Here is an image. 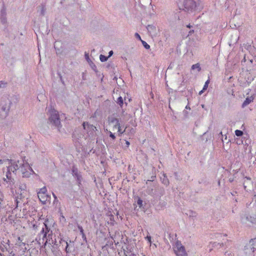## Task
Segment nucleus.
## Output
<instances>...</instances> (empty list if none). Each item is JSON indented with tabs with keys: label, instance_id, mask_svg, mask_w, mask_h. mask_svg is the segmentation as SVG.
<instances>
[{
	"label": "nucleus",
	"instance_id": "1",
	"mask_svg": "<svg viewBox=\"0 0 256 256\" xmlns=\"http://www.w3.org/2000/svg\"><path fill=\"white\" fill-rule=\"evenodd\" d=\"M17 170H19L22 173L23 177H29L30 174L34 172L29 164L24 160L20 164L19 167L17 164L16 165V166H14L13 172Z\"/></svg>",
	"mask_w": 256,
	"mask_h": 256
},
{
	"label": "nucleus",
	"instance_id": "2",
	"mask_svg": "<svg viewBox=\"0 0 256 256\" xmlns=\"http://www.w3.org/2000/svg\"><path fill=\"white\" fill-rule=\"evenodd\" d=\"M108 124L112 127L113 131L117 130L118 134L120 136L124 134L126 131V128H122L120 122L116 118H108Z\"/></svg>",
	"mask_w": 256,
	"mask_h": 256
},
{
	"label": "nucleus",
	"instance_id": "3",
	"mask_svg": "<svg viewBox=\"0 0 256 256\" xmlns=\"http://www.w3.org/2000/svg\"><path fill=\"white\" fill-rule=\"evenodd\" d=\"M47 189L46 186L40 189L38 192V196L40 200L43 204H46L48 202H50V197L46 193Z\"/></svg>",
	"mask_w": 256,
	"mask_h": 256
},
{
	"label": "nucleus",
	"instance_id": "4",
	"mask_svg": "<svg viewBox=\"0 0 256 256\" xmlns=\"http://www.w3.org/2000/svg\"><path fill=\"white\" fill-rule=\"evenodd\" d=\"M50 122L57 128H59L60 126V122L58 112L52 110L50 112Z\"/></svg>",
	"mask_w": 256,
	"mask_h": 256
},
{
	"label": "nucleus",
	"instance_id": "5",
	"mask_svg": "<svg viewBox=\"0 0 256 256\" xmlns=\"http://www.w3.org/2000/svg\"><path fill=\"white\" fill-rule=\"evenodd\" d=\"M175 254L177 256H186L184 247L182 245L180 242H176L174 247Z\"/></svg>",
	"mask_w": 256,
	"mask_h": 256
},
{
	"label": "nucleus",
	"instance_id": "6",
	"mask_svg": "<svg viewBox=\"0 0 256 256\" xmlns=\"http://www.w3.org/2000/svg\"><path fill=\"white\" fill-rule=\"evenodd\" d=\"M198 0H184V10L189 11L195 9L196 2Z\"/></svg>",
	"mask_w": 256,
	"mask_h": 256
},
{
	"label": "nucleus",
	"instance_id": "7",
	"mask_svg": "<svg viewBox=\"0 0 256 256\" xmlns=\"http://www.w3.org/2000/svg\"><path fill=\"white\" fill-rule=\"evenodd\" d=\"M14 166H8V172L6 174V178L8 179L7 182H9L10 184H14V178H12V174L10 172V170H12L14 169Z\"/></svg>",
	"mask_w": 256,
	"mask_h": 256
},
{
	"label": "nucleus",
	"instance_id": "8",
	"mask_svg": "<svg viewBox=\"0 0 256 256\" xmlns=\"http://www.w3.org/2000/svg\"><path fill=\"white\" fill-rule=\"evenodd\" d=\"M44 228H42L41 232L40 234H42V240L43 241H45V243L47 242V240H46V235L49 232L50 229L48 228L47 224H44Z\"/></svg>",
	"mask_w": 256,
	"mask_h": 256
},
{
	"label": "nucleus",
	"instance_id": "9",
	"mask_svg": "<svg viewBox=\"0 0 256 256\" xmlns=\"http://www.w3.org/2000/svg\"><path fill=\"white\" fill-rule=\"evenodd\" d=\"M254 99V97L253 96H250V97H247L244 102L242 104V107L244 108L247 105L250 104L251 102H253Z\"/></svg>",
	"mask_w": 256,
	"mask_h": 256
},
{
	"label": "nucleus",
	"instance_id": "10",
	"mask_svg": "<svg viewBox=\"0 0 256 256\" xmlns=\"http://www.w3.org/2000/svg\"><path fill=\"white\" fill-rule=\"evenodd\" d=\"M6 206L4 201V196L0 192V210L6 208Z\"/></svg>",
	"mask_w": 256,
	"mask_h": 256
},
{
	"label": "nucleus",
	"instance_id": "11",
	"mask_svg": "<svg viewBox=\"0 0 256 256\" xmlns=\"http://www.w3.org/2000/svg\"><path fill=\"white\" fill-rule=\"evenodd\" d=\"M106 216H108L110 218V222H108V224H110L112 226H113L114 222V216L111 212H110L106 214Z\"/></svg>",
	"mask_w": 256,
	"mask_h": 256
},
{
	"label": "nucleus",
	"instance_id": "12",
	"mask_svg": "<svg viewBox=\"0 0 256 256\" xmlns=\"http://www.w3.org/2000/svg\"><path fill=\"white\" fill-rule=\"evenodd\" d=\"M197 68L198 71L200 72V70H201V68L200 67V66L199 64H193L192 66V70H194V69H196Z\"/></svg>",
	"mask_w": 256,
	"mask_h": 256
},
{
	"label": "nucleus",
	"instance_id": "13",
	"mask_svg": "<svg viewBox=\"0 0 256 256\" xmlns=\"http://www.w3.org/2000/svg\"><path fill=\"white\" fill-rule=\"evenodd\" d=\"M116 102L120 106H122L124 104L123 100H122V96L118 97L117 99Z\"/></svg>",
	"mask_w": 256,
	"mask_h": 256
},
{
	"label": "nucleus",
	"instance_id": "14",
	"mask_svg": "<svg viewBox=\"0 0 256 256\" xmlns=\"http://www.w3.org/2000/svg\"><path fill=\"white\" fill-rule=\"evenodd\" d=\"M235 134L238 136H242L243 132L240 130H235Z\"/></svg>",
	"mask_w": 256,
	"mask_h": 256
},
{
	"label": "nucleus",
	"instance_id": "15",
	"mask_svg": "<svg viewBox=\"0 0 256 256\" xmlns=\"http://www.w3.org/2000/svg\"><path fill=\"white\" fill-rule=\"evenodd\" d=\"M209 83H210V80H208L204 84V85L203 87V90H206L207 89V88H208Z\"/></svg>",
	"mask_w": 256,
	"mask_h": 256
},
{
	"label": "nucleus",
	"instance_id": "16",
	"mask_svg": "<svg viewBox=\"0 0 256 256\" xmlns=\"http://www.w3.org/2000/svg\"><path fill=\"white\" fill-rule=\"evenodd\" d=\"M100 60L102 62L106 61L108 59L107 57H106L102 54L100 55Z\"/></svg>",
	"mask_w": 256,
	"mask_h": 256
},
{
	"label": "nucleus",
	"instance_id": "17",
	"mask_svg": "<svg viewBox=\"0 0 256 256\" xmlns=\"http://www.w3.org/2000/svg\"><path fill=\"white\" fill-rule=\"evenodd\" d=\"M142 41L144 46V48H146V49L150 48V46L146 42L143 41V40H142Z\"/></svg>",
	"mask_w": 256,
	"mask_h": 256
},
{
	"label": "nucleus",
	"instance_id": "18",
	"mask_svg": "<svg viewBox=\"0 0 256 256\" xmlns=\"http://www.w3.org/2000/svg\"><path fill=\"white\" fill-rule=\"evenodd\" d=\"M137 203L138 206L141 207L142 205V200L140 198H138Z\"/></svg>",
	"mask_w": 256,
	"mask_h": 256
},
{
	"label": "nucleus",
	"instance_id": "19",
	"mask_svg": "<svg viewBox=\"0 0 256 256\" xmlns=\"http://www.w3.org/2000/svg\"><path fill=\"white\" fill-rule=\"evenodd\" d=\"M108 133L110 134V136L113 140H115L116 139V136H114V134H112L110 131H109L108 132Z\"/></svg>",
	"mask_w": 256,
	"mask_h": 256
},
{
	"label": "nucleus",
	"instance_id": "20",
	"mask_svg": "<svg viewBox=\"0 0 256 256\" xmlns=\"http://www.w3.org/2000/svg\"><path fill=\"white\" fill-rule=\"evenodd\" d=\"M79 229L80 230V232L82 235V238L86 237L85 234L84 232V230L82 229V227H80V228H79Z\"/></svg>",
	"mask_w": 256,
	"mask_h": 256
},
{
	"label": "nucleus",
	"instance_id": "21",
	"mask_svg": "<svg viewBox=\"0 0 256 256\" xmlns=\"http://www.w3.org/2000/svg\"><path fill=\"white\" fill-rule=\"evenodd\" d=\"M135 36H136V38H138V39L141 40L140 36V34L138 33H136L135 34Z\"/></svg>",
	"mask_w": 256,
	"mask_h": 256
},
{
	"label": "nucleus",
	"instance_id": "22",
	"mask_svg": "<svg viewBox=\"0 0 256 256\" xmlns=\"http://www.w3.org/2000/svg\"><path fill=\"white\" fill-rule=\"evenodd\" d=\"M163 182L164 183V184L167 185L168 184V179L164 180Z\"/></svg>",
	"mask_w": 256,
	"mask_h": 256
},
{
	"label": "nucleus",
	"instance_id": "23",
	"mask_svg": "<svg viewBox=\"0 0 256 256\" xmlns=\"http://www.w3.org/2000/svg\"><path fill=\"white\" fill-rule=\"evenodd\" d=\"M82 125L84 129H86V126L88 125V124L87 122H84Z\"/></svg>",
	"mask_w": 256,
	"mask_h": 256
},
{
	"label": "nucleus",
	"instance_id": "24",
	"mask_svg": "<svg viewBox=\"0 0 256 256\" xmlns=\"http://www.w3.org/2000/svg\"><path fill=\"white\" fill-rule=\"evenodd\" d=\"M146 238L148 240L150 244H151V237L150 236H148Z\"/></svg>",
	"mask_w": 256,
	"mask_h": 256
},
{
	"label": "nucleus",
	"instance_id": "25",
	"mask_svg": "<svg viewBox=\"0 0 256 256\" xmlns=\"http://www.w3.org/2000/svg\"><path fill=\"white\" fill-rule=\"evenodd\" d=\"M126 144L127 148H128L130 144V143L128 141L126 140Z\"/></svg>",
	"mask_w": 256,
	"mask_h": 256
},
{
	"label": "nucleus",
	"instance_id": "26",
	"mask_svg": "<svg viewBox=\"0 0 256 256\" xmlns=\"http://www.w3.org/2000/svg\"><path fill=\"white\" fill-rule=\"evenodd\" d=\"M2 112H5V113H6V108H2L1 109V110H0V113H1V112H2Z\"/></svg>",
	"mask_w": 256,
	"mask_h": 256
},
{
	"label": "nucleus",
	"instance_id": "27",
	"mask_svg": "<svg viewBox=\"0 0 256 256\" xmlns=\"http://www.w3.org/2000/svg\"><path fill=\"white\" fill-rule=\"evenodd\" d=\"M5 84H6L3 82H2V81L0 82V87H2V86H4Z\"/></svg>",
	"mask_w": 256,
	"mask_h": 256
},
{
	"label": "nucleus",
	"instance_id": "28",
	"mask_svg": "<svg viewBox=\"0 0 256 256\" xmlns=\"http://www.w3.org/2000/svg\"><path fill=\"white\" fill-rule=\"evenodd\" d=\"M66 252H68V244L67 242H66Z\"/></svg>",
	"mask_w": 256,
	"mask_h": 256
},
{
	"label": "nucleus",
	"instance_id": "29",
	"mask_svg": "<svg viewBox=\"0 0 256 256\" xmlns=\"http://www.w3.org/2000/svg\"><path fill=\"white\" fill-rule=\"evenodd\" d=\"M228 256H234V254L232 252H230L228 254Z\"/></svg>",
	"mask_w": 256,
	"mask_h": 256
},
{
	"label": "nucleus",
	"instance_id": "30",
	"mask_svg": "<svg viewBox=\"0 0 256 256\" xmlns=\"http://www.w3.org/2000/svg\"><path fill=\"white\" fill-rule=\"evenodd\" d=\"M52 196L54 198V200H56L57 199V197L56 196V194H54V193H52Z\"/></svg>",
	"mask_w": 256,
	"mask_h": 256
},
{
	"label": "nucleus",
	"instance_id": "31",
	"mask_svg": "<svg viewBox=\"0 0 256 256\" xmlns=\"http://www.w3.org/2000/svg\"><path fill=\"white\" fill-rule=\"evenodd\" d=\"M113 54V52L112 50L110 51L109 52V56H111Z\"/></svg>",
	"mask_w": 256,
	"mask_h": 256
},
{
	"label": "nucleus",
	"instance_id": "32",
	"mask_svg": "<svg viewBox=\"0 0 256 256\" xmlns=\"http://www.w3.org/2000/svg\"><path fill=\"white\" fill-rule=\"evenodd\" d=\"M15 202L16 204V208L18 206V201L17 199L15 200Z\"/></svg>",
	"mask_w": 256,
	"mask_h": 256
},
{
	"label": "nucleus",
	"instance_id": "33",
	"mask_svg": "<svg viewBox=\"0 0 256 256\" xmlns=\"http://www.w3.org/2000/svg\"><path fill=\"white\" fill-rule=\"evenodd\" d=\"M204 90H203V89H202L201 91H200V92H199V94H200V95L202 94V92H204Z\"/></svg>",
	"mask_w": 256,
	"mask_h": 256
},
{
	"label": "nucleus",
	"instance_id": "34",
	"mask_svg": "<svg viewBox=\"0 0 256 256\" xmlns=\"http://www.w3.org/2000/svg\"><path fill=\"white\" fill-rule=\"evenodd\" d=\"M92 130H94V129L96 130V126H92Z\"/></svg>",
	"mask_w": 256,
	"mask_h": 256
},
{
	"label": "nucleus",
	"instance_id": "35",
	"mask_svg": "<svg viewBox=\"0 0 256 256\" xmlns=\"http://www.w3.org/2000/svg\"><path fill=\"white\" fill-rule=\"evenodd\" d=\"M186 27L188 28H191V26L190 24H188V25L186 26Z\"/></svg>",
	"mask_w": 256,
	"mask_h": 256
},
{
	"label": "nucleus",
	"instance_id": "36",
	"mask_svg": "<svg viewBox=\"0 0 256 256\" xmlns=\"http://www.w3.org/2000/svg\"><path fill=\"white\" fill-rule=\"evenodd\" d=\"M86 56L88 58V54H86Z\"/></svg>",
	"mask_w": 256,
	"mask_h": 256
},
{
	"label": "nucleus",
	"instance_id": "37",
	"mask_svg": "<svg viewBox=\"0 0 256 256\" xmlns=\"http://www.w3.org/2000/svg\"><path fill=\"white\" fill-rule=\"evenodd\" d=\"M247 178L248 180H250V178Z\"/></svg>",
	"mask_w": 256,
	"mask_h": 256
},
{
	"label": "nucleus",
	"instance_id": "38",
	"mask_svg": "<svg viewBox=\"0 0 256 256\" xmlns=\"http://www.w3.org/2000/svg\"><path fill=\"white\" fill-rule=\"evenodd\" d=\"M72 172H74V169H73V170H72Z\"/></svg>",
	"mask_w": 256,
	"mask_h": 256
},
{
	"label": "nucleus",
	"instance_id": "39",
	"mask_svg": "<svg viewBox=\"0 0 256 256\" xmlns=\"http://www.w3.org/2000/svg\"><path fill=\"white\" fill-rule=\"evenodd\" d=\"M77 171H78V170H74V172H77Z\"/></svg>",
	"mask_w": 256,
	"mask_h": 256
},
{
	"label": "nucleus",
	"instance_id": "40",
	"mask_svg": "<svg viewBox=\"0 0 256 256\" xmlns=\"http://www.w3.org/2000/svg\"><path fill=\"white\" fill-rule=\"evenodd\" d=\"M77 171H78V170H74V172H77Z\"/></svg>",
	"mask_w": 256,
	"mask_h": 256
},
{
	"label": "nucleus",
	"instance_id": "41",
	"mask_svg": "<svg viewBox=\"0 0 256 256\" xmlns=\"http://www.w3.org/2000/svg\"><path fill=\"white\" fill-rule=\"evenodd\" d=\"M186 108H188V106H186Z\"/></svg>",
	"mask_w": 256,
	"mask_h": 256
}]
</instances>
